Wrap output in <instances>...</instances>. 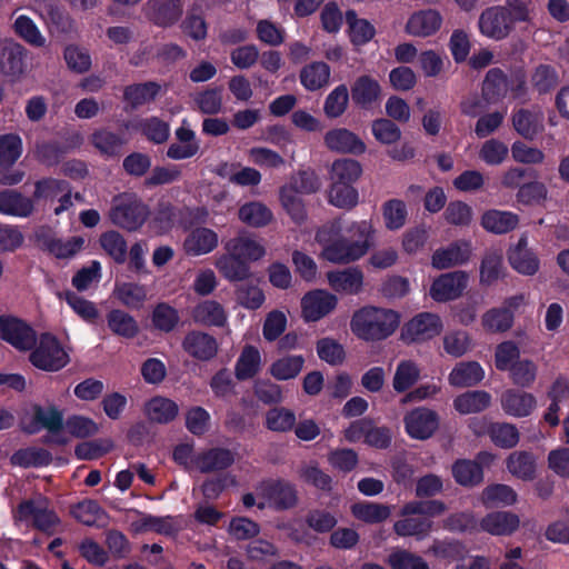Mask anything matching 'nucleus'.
<instances>
[{
    "label": "nucleus",
    "instance_id": "nucleus-1",
    "mask_svg": "<svg viewBox=\"0 0 569 569\" xmlns=\"http://www.w3.org/2000/svg\"><path fill=\"white\" fill-rule=\"evenodd\" d=\"M341 231V219L331 220L317 230L316 241L325 260L347 264L361 259L372 247L376 229L370 220L348 223L347 237H342Z\"/></svg>",
    "mask_w": 569,
    "mask_h": 569
},
{
    "label": "nucleus",
    "instance_id": "nucleus-2",
    "mask_svg": "<svg viewBox=\"0 0 569 569\" xmlns=\"http://www.w3.org/2000/svg\"><path fill=\"white\" fill-rule=\"evenodd\" d=\"M535 16L532 0H506L503 4L483 10L479 17L482 36L500 41L508 38L520 24H529Z\"/></svg>",
    "mask_w": 569,
    "mask_h": 569
},
{
    "label": "nucleus",
    "instance_id": "nucleus-3",
    "mask_svg": "<svg viewBox=\"0 0 569 569\" xmlns=\"http://www.w3.org/2000/svg\"><path fill=\"white\" fill-rule=\"evenodd\" d=\"M400 319V313L393 309L365 306L353 312L350 330L362 341L378 342L396 332Z\"/></svg>",
    "mask_w": 569,
    "mask_h": 569
},
{
    "label": "nucleus",
    "instance_id": "nucleus-4",
    "mask_svg": "<svg viewBox=\"0 0 569 569\" xmlns=\"http://www.w3.org/2000/svg\"><path fill=\"white\" fill-rule=\"evenodd\" d=\"M30 350V362L43 371H59L70 361L67 348L54 335L49 332L41 333L39 337L36 336Z\"/></svg>",
    "mask_w": 569,
    "mask_h": 569
},
{
    "label": "nucleus",
    "instance_id": "nucleus-5",
    "mask_svg": "<svg viewBox=\"0 0 569 569\" xmlns=\"http://www.w3.org/2000/svg\"><path fill=\"white\" fill-rule=\"evenodd\" d=\"M108 216L113 224L134 231L146 222L149 210L134 193L123 192L113 197Z\"/></svg>",
    "mask_w": 569,
    "mask_h": 569
},
{
    "label": "nucleus",
    "instance_id": "nucleus-6",
    "mask_svg": "<svg viewBox=\"0 0 569 569\" xmlns=\"http://www.w3.org/2000/svg\"><path fill=\"white\" fill-rule=\"evenodd\" d=\"M443 322L433 312H420L412 317L401 330V339L406 343H420L429 341L441 333Z\"/></svg>",
    "mask_w": 569,
    "mask_h": 569
},
{
    "label": "nucleus",
    "instance_id": "nucleus-7",
    "mask_svg": "<svg viewBox=\"0 0 569 569\" xmlns=\"http://www.w3.org/2000/svg\"><path fill=\"white\" fill-rule=\"evenodd\" d=\"M257 495L259 498V509L274 508L288 509L296 505V490L290 483L268 480L257 486Z\"/></svg>",
    "mask_w": 569,
    "mask_h": 569
},
{
    "label": "nucleus",
    "instance_id": "nucleus-8",
    "mask_svg": "<svg viewBox=\"0 0 569 569\" xmlns=\"http://www.w3.org/2000/svg\"><path fill=\"white\" fill-rule=\"evenodd\" d=\"M338 306L336 295L315 289L301 298V317L306 322H316L330 315Z\"/></svg>",
    "mask_w": 569,
    "mask_h": 569
},
{
    "label": "nucleus",
    "instance_id": "nucleus-9",
    "mask_svg": "<svg viewBox=\"0 0 569 569\" xmlns=\"http://www.w3.org/2000/svg\"><path fill=\"white\" fill-rule=\"evenodd\" d=\"M19 520H32L42 530L50 531L59 522L57 515L49 508V502L42 496L21 502L17 510Z\"/></svg>",
    "mask_w": 569,
    "mask_h": 569
},
{
    "label": "nucleus",
    "instance_id": "nucleus-10",
    "mask_svg": "<svg viewBox=\"0 0 569 569\" xmlns=\"http://www.w3.org/2000/svg\"><path fill=\"white\" fill-rule=\"evenodd\" d=\"M468 273L452 271L440 274L430 287V297L437 302H447L459 298L468 284Z\"/></svg>",
    "mask_w": 569,
    "mask_h": 569
},
{
    "label": "nucleus",
    "instance_id": "nucleus-11",
    "mask_svg": "<svg viewBox=\"0 0 569 569\" xmlns=\"http://www.w3.org/2000/svg\"><path fill=\"white\" fill-rule=\"evenodd\" d=\"M403 422L406 431L411 438L426 440L438 429L439 418L435 411L419 407L409 411L405 416Z\"/></svg>",
    "mask_w": 569,
    "mask_h": 569
},
{
    "label": "nucleus",
    "instance_id": "nucleus-12",
    "mask_svg": "<svg viewBox=\"0 0 569 569\" xmlns=\"http://www.w3.org/2000/svg\"><path fill=\"white\" fill-rule=\"evenodd\" d=\"M2 321L0 338L21 351L32 348L36 332L27 322L9 315Z\"/></svg>",
    "mask_w": 569,
    "mask_h": 569
},
{
    "label": "nucleus",
    "instance_id": "nucleus-13",
    "mask_svg": "<svg viewBox=\"0 0 569 569\" xmlns=\"http://www.w3.org/2000/svg\"><path fill=\"white\" fill-rule=\"evenodd\" d=\"M442 22V16L438 10L421 9L409 16L405 24V31L410 37L428 38L441 29Z\"/></svg>",
    "mask_w": 569,
    "mask_h": 569
},
{
    "label": "nucleus",
    "instance_id": "nucleus-14",
    "mask_svg": "<svg viewBox=\"0 0 569 569\" xmlns=\"http://www.w3.org/2000/svg\"><path fill=\"white\" fill-rule=\"evenodd\" d=\"M176 141L167 149V157L171 160H184L194 157L200 150V142L196 132L187 126V120L174 131Z\"/></svg>",
    "mask_w": 569,
    "mask_h": 569
},
{
    "label": "nucleus",
    "instance_id": "nucleus-15",
    "mask_svg": "<svg viewBox=\"0 0 569 569\" xmlns=\"http://www.w3.org/2000/svg\"><path fill=\"white\" fill-rule=\"evenodd\" d=\"M144 10L153 23L169 27L181 18L183 7L180 0H148Z\"/></svg>",
    "mask_w": 569,
    "mask_h": 569
},
{
    "label": "nucleus",
    "instance_id": "nucleus-16",
    "mask_svg": "<svg viewBox=\"0 0 569 569\" xmlns=\"http://www.w3.org/2000/svg\"><path fill=\"white\" fill-rule=\"evenodd\" d=\"M327 280L332 290L342 295L356 296L363 289L365 276L357 267L330 271Z\"/></svg>",
    "mask_w": 569,
    "mask_h": 569
},
{
    "label": "nucleus",
    "instance_id": "nucleus-17",
    "mask_svg": "<svg viewBox=\"0 0 569 569\" xmlns=\"http://www.w3.org/2000/svg\"><path fill=\"white\" fill-rule=\"evenodd\" d=\"M508 260L517 272L525 276L535 274L540 267L537 254L528 247V238L526 236H521L518 242L510 247Z\"/></svg>",
    "mask_w": 569,
    "mask_h": 569
},
{
    "label": "nucleus",
    "instance_id": "nucleus-18",
    "mask_svg": "<svg viewBox=\"0 0 569 569\" xmlns=\"http://www.w3.org/2000/svg\"><path fill=\"white\" fill-rule=\"evenodd\" d=\"M24 48L12 39L0 40V72L8 77H20L24 68Z\"/></svg>",
    "mask_w": 569,
    "mask_h": 569
},
{
    "label": "nucleus",
    "instance_id": "nucleus-19",
    "mask_svg": "<svg viewBox=\"0 0 569 569\" xmlns=\"http://www.w3.org/2000/svg\"><path fill=\"white\" fill-rule=\"evenodd\" d=\"M480 531L491 536H511L520 526L518 515L510 511H491L479 521Z\"/></svg>",
    "mask_w": 569,
    "mask_h": 569
},
{
    "label": "nucleus",
    "instance_id": "nucleus-20",
    "mask_svg": "<svg viewBox=\"0 0 569 569\" xmlns=\"http://www.w3.org/2000/svg\"><path fill=\"white\" fill-rule=\"evenodd\" d=\"M502 410L516 418L528 417L537 407L536 397L526 391L517 389H507L500 398Z\"/></svg>",
    "mask_w": 569,
    "mask_h": 569
},
{
    "label": "nucleus",
    "instance_id": "nucleus-21",
    "mask_svg": "<svg viewBox=\"0 0 569 569\" xmlns=\"http://www.w3.org/2000/svg\"><path fill=\"white\" fill-rule=\"evenodd\" d=\"M323 140L326 147L331 151L351 154H361L366 151L365 142L346 128L329 130L325 134Z\"/></svg>",
    "mask_w": 569,
    "mask_h": 569
},
{
    "label": "nucleus",
    "instance_id": "nucleus-22",
    "mask_svg": "<svg viewBox=\"0 0 569 569\" xmlns=\"http://www.w3.org/2000/svg\"><path fill=\"white\" fill-rule=\"evenodd\" d=\"M224 250L232 252L247 263L258 261L266 254L264 246L247 232L239 233L226 241Z\"/></svg>",
    "mask_w": 569,
    "mask_h": 569
},
{
    "label": "nucleus",
    "instance_id": "nucleus-23",
    "mask_svg": "<svg viewBox=\"0 0 569 569\" xmlns=\"http://www.w3.org/2000/svg\"><path fill=\"white\" fill-rule=\"evenodd\" d=\"M472 253L470 241H457L432 254L431 263L436 269H448L466 263Z\"/></svg>",
    "mask_w": 569,
    "mask_h": 569
},
{
    "label": "nucleus",
    "instance_id": "nucleus-24",
    "mask_svg": "<svg viewBox=\"0 0 569 569\" xmlns=\"http://www.w3.org/2000/svg\"><path fill=\"white\" fill-rule=\"evenodd\" d=\"M182 347L188 355L198 360H209L218 352L217 340L201 331L189 332L182 341Z\"/></svg>",
    "mask_w": 569,
    "mask_h": 569
},
{
    "label": "nucleus",
    "instance_id": "nucleus-25",
    "mask_svg": "<svg viewBox=\"0 0 569 569\" xmlns=\"http://www.w3.org/2000/svg\"><path fill=\"white\" fill-rule=\"evenodd\" d=\"M193 321L206 327L222 328L228 323V312L224 307L216 300H203L199 302L191 312Z\"/></svg>",
    "mask_w": 569,
    "mask_h": 569
},
{
    "label": "nucleus",
    "instance_id": "nucleus-26",
    "mask_svg": "<svg viewBox=\"0 0 569 569\" xmlns=\"http://www.w3.org/2000/svg\"><path fill=\"white\" fill-rule=\"evenodd\" d=\"M543 112L540 109H520L511 117L515 130L525 139L533 140L543 130Z\"/></svg>",
    "mask_w": 569,
    "mask_h": 569
},
{
    "label": "nucleus",
    "instance_id": "nucleus-27",
    "mask_svg": "<svg viewBox=\"0 0 569 569\" xmlns=\"http://www.w3.org/2000/svg\"><path fill=\"white\" fill-rule=\"evenodd\" d=\"M485 375V370L479 362L461 361L448 375V382L456 388L473 387L483 380Z\"/></svg>",
    "mask_w": 569,
    "mask_h": 569
},
{
    "label": "nucleus",
    "instance_id": "nucleus-28",
    "mask_svg": "<svg viewBox=\"0 0 569 569\" xmlns=\"http://www.w3.org/2000/svg\"><path fill=\"white\" fill-rule=\"evenodd\" d=\"M219 242L216 231L199 227L193 229L184 239L183 248L190 256H202L213 251Z\"/></svg>",
    "mask_w": 569,
    "mask_h": 569
},
{
    "label": "nucleus",
    "instance_id": "nucleus-29",
    "mask_svg": "<svg viewBox=\"0 0 569 569\" xmlns=\"http://www.w3.org/2000/svg\"><path fill=\"white\" fill-rule=\"evenodd\" d=\"M214 267L228 281H242L251 274L249 264L230 251L218 256Z\"/></svg>",
    "mask_w": 569,
    "mask_h": 569
},
{
    "label": "nucleus",
    "instance_id": "nucleus-30",
    "mask_svg": "<svg viewBox=\"0 0 569 569\" xmlns=\"http://www.w3.org/2000/svg\"><path fill=\"white\" fill-rule=\"evenodd\" d=\"M34 210L32 199L14 191L4 190L0 193V213L19 218L29 217Z\"/></svg>",
    "mask_w": 569,
    "mask_h": 569
},
{
    "label": "nucleus",
    "instance_id": "nucleus-31",
    "mask_svg": "<svg viewBox=\"0 0 569 569\" xmlns=\"http://www.w3.org/2000/svg\"><path fill=\"white\" fill-rule=\"evenodd\" d=\"M517 492L508 485L493 483L487 486L480 493L479 500L486 508L509 507L517 502Z\"/></svg>",
    "mask_w": 569,
    "mask_h": 569
},
{
    "label": "nucleus",
    "instance_id": "nucleus-32",
    "mask_svg": "<svg viewBox=\"0 0 569 569\" xmlns=\"http://www.w3.org/2000/svg\"><path fill=\"white\" fill-rule=\"evenodd\" d=\"M381 88L377 80L369 76L359 77L351 87V97L356 104L369 108L380 100Z\"/></svg>",
    "mask_w": 569,
    "mask_h": 569
},
{
    "label": "nucleus",
    "instance_id": "nucleus-33",
    "mask_svg": "<svg viewBox=\"0 0 569 569\" xmlns=\"http://www.w3.org/2000/svg\"><path fill=\"white\" fill-rule=\"evenodd\" d=\"M179 412V406L171 399L157 396L151 398L144 405L147 418L157 423H168L172 421Z\"/></svg>",
    "mask_w": 569,
    "mask_h": 569
},
{
    "label": "nucleus",
    "instance_id": "nucleus-34",
    "mask_svg": "<svg viewBox=\"0 0 569 569\" xmlns=\"http://www.w3.org/2000/svg\"><path fill=\"white\" fill-rule=\"evenodd\" d=\"M234 461L230 450L214 448L198 453L197 470L202 473H209L227 469Z\"/></svg>",
    "mask_w": 569,
    "mask_h": 569
},
{
    "label": "nucleus",
    "instance_id": "nucleus-35",
    "mask_svg": "<svg viewBox=\"0 0 569 569\" xmlns=\"http://www.w3.org/2000/svg\"><path fill=\"white\" fill-rule=\"evenodd\" d=\"M421 370L419 365L411 359L400 360L392 377V388L396 392L402 393L413 387L420 379Z\"/></svg>",
    "mask_w": 569,
    "mask_h": 569
},
{
    "label": "nucleus",
    "instance_id": "nucleus-36",
    "mask_svg": "<svg viewBox=\"0 0 569 569\" xmlns=\"http://www.w3.org/2000/svg\"><path fill=\"white\" fill-rule=\"evenodd\" d=\"M519 223V218L511 211L488 210L481 217V226L488 232L501 234L513 230Z\"/></svg>",
    "mask_w": 569,
    "mask_h": 569
},
{
    "label": "nucleus",
    "instance_id": "nucleus-37",
    "mask_svg": "<svg viewBox=\"0 0 569 569\" xmlns=\"http://www.w3.org/2000/svg\"><path fill=\"white\" fill-rule=\"evenodd\" d=\"M238 217L247 226L262 228L272 221L273 213L264 203L250 201L239 208Z\"/></svg>",
    "mask_w": 569,
    "mask_h": 569
},
{
    "label": "nucleus",
    "instance_id": "nucleus-38",
    "mask_svg": "<svg viewBox=\"0 0 569 569\" xmlns=\"http://www.w3.org/2000/svg\"><path fill=\"white\" fill-rule=\"evenodd\" d=\"M261 365L262 358L259 349L254 346L248 345L242 349L236 362V377L239 380L250 379L260 371Z\"/></svg>",
    "mask_w": 569,
    "mask_h": 569
},
{
    "label": "nucleus",
    "instance_id": "nucleus-39",
    "mask_svg": "<svg viewBox=\"0 0 569 569\" xmlns=\"http://www.w3.org/2000/svg\"><path fill=\"white\" fill-rule=\"evenodd\" d=\"M479 280L482 286H491L503 277L502 251L490 249L486 252L479 272Z\"/></svg>",
    "mask_w": 569,
    "mask_h": 569
},
{
    "label": "nucleus",
    "instance_id": "nucleus-40",
    "mask_svg": "<svg viewBox=\"0 0 569 569\" xmlns=\"http://www.w3.org/2000/svg\"><path fill=\"white\" fill-rule=\"evenodd\" d=\"M491 403V396L483 390L467 391L453 400L455 409L461 415H470L487 409Z\"/></svg>",
    "mask_w": 569,
    "mask_h": 569
},
{
    "label": "nucleus",
    "instance_id": "nucleus-41",
    "mask_svg": "<svg viewBox=\"0 0 569 569\" xmlns=\"http://www.w3.org/2000/svg\"><path fill=\"white\" fill-rule=\"evenodd\" d=\"M34 423L26 425L23 428L29 433L37 432L40 428L48 429L49 431H59L62 428V413L54 407H36L34 409Z\"/></svg>",
    "mask_w": 569,
    "mask_h": 569
},
{
    "label": "nucleus",
    "instance_id": "nucleus-42",
    "mask_svg": "<svg viewBox=\"0 0 569 569\" xmlns=\"http://www.w3.org/2000/svg\"><path fill=\"white\" fill-rule=\"evenodd\" d=\"M305 358L301 355H287L273 361L269 372L277 380H290L301 372Z\"/></svg>",
    "mask_w": 569,
    "mask_h": 569
},
{
    "label": "nucleus",
    "instance_id": "nucleus-43",
    "mask_svg": "<svg viewBox=\"0 0 569 569\" xmlns=\"http://www.w3.org/2000/svg\"><path fill=\"white\" fill-rule=\"evenodd\" d=\"M90 142L104 157L118 156L126 143L120 136L104 128L93 131Z\"/></svg>",
    "mask_w": 569,
    "mask_h": 569
},
{
    "label": "nucleus",
    "instance_id": "nucleus-44",
    "mask_svg": "<svg viewBox=\"0 0 569 569\" xmlns=\"http://www.w3.org/2000/svg\"><path fill=\"white\" fill-rule=\"evenodd\" d=\"M508 471L522 480H532L536 473V459L526 451H515L507 458Z\"/></svg>",
    "mask_w": 569,
    "mask_h": 569
},
{
    "label": "nucleus",
    "instance_id": "nucleus-45",
    "mask_svg": "<svg viewBox=\"0 0 569 569\" xmlns=\"http://www.w3.org/2000/svg\"><path fill=\"white\" fill-rule=\"evenodd\" d=\"M346 22L353 44L362 46L375 37V27L368 20L358 18L353 10L346 12Z\"/></svg>",
    "mask_w": 569,
    "mask_h": 569
},
{
    "label": "nucleus",
    "instance_id": "nucleus-46",
    "mask_svg": "<svg viewBox=\"0 0 569 569\" xmlns=\"http://www.w3.org/2000/svg\"><path fill=\"white\" fill-rule=\"evenodd\" d=\"M31 8L48 26L63 27L69 19L57 0H32Z\"/></svg>",
    "mask_w": 569,
    "mask_h": 569
},
{
    "label": "nucleus",
    "instance_id": "nucleus-47",
    "mask_svg": "<svg viewBox=\"0 0 569 569\" xmlns=\"http://www.w3.org/2000/svg\"><path fill=\"white\" fill-rule=\"evenodd\" d=\"M330 68L325 62H312L300 72L301 84L310 91L318 90L328 84Z\"/></svg>",
    "mask_w": 569,
    "mask_h": 569
},
{
    "label": "nucleus",
    "instance_id": "nucleus-48",
    "mask_svg": "<svg viewBox=\"0 0 569 569\" xmlns=\"http://www.w3.org/2000/svg\"><path fill=\"white\" fill-rule=\"evenodd\" d=\"M452 476L463 487H475L483 479L481 466L467 459L458 460L452 465Z\"/></svg>",
    "mask_w": 569,
    "mask_h": 569
},
{
    "label": "nucleus",
    "instance_id": "nucleus-49",
    "mask_svg": "<svg viewBox=\"0 0 569 569\" xmlns=\"http://www.w3.org/2000/svg\"><path fill=\"white\" fill-rule=\"evenodd\" d=\"M280 202L286 212L296 223H302L307 218L305 203L301 194L297 192L295 186H283L280 189Z\"/></svg>",
    "mask_w": 569,
    "mask_h": 569
},
{
    "label": "nucleus",
    "instance_id": "nucleus-50",
    "mask_svg": "<svg viewBox=\"0 0 569 569\" xmlns=\"http://www.w3.org/2000/svg\"><path fill=\"white\" fill-rule=\"evenodd\" d=\"M432 528V521L422 517L405 516L393 525L397 535L402 537L415 536L421 540L426 538Z\"/></svg>",
    "mask_w": 569,
    "mask_h": 569
},
{
    "label": "nucleus",
    "instance_id": "nucleus-51",
    "mask_svg": "<svg viewBox=\"0 0 569 569\" xmlns=\"http://www.w3.org/2000/svg\"><path fill=\"white\" fill-rule=\"evenodd\" d=\"M511 150L503 141L490 138L483 141L479 148V159L487 166H500L509 157Z\"/></svg>",
    "mask_w": 569,
    "mask_h": 569
},
{
    "label": "nucleus",
    "instance_id": "nucleus-52",
    "mask_svg": "<svg viewBox=\"0 0 569 569\" xmlns=\"http://www.w3.org/2000/svg\"><path fill=\"white\" fill-rule=\"evenodd\" d=\"M508 84L505 73L500 69L488 71L482 86V96L485 101L492 103L503 98L507 93Z\"/></svg>",
    "mask_w": 569,
    "mask_h": 569
},
{
    "label": "nucleus",
    "instance_id": "nucleus-53",
    "mask_svg": "<svg viewBox=\"0 0 569 569\" xmlns=\"http://www.w3.org/2000/svg\"><path fill=\"white\" fill-rule=\"evenodd\" d=\"M160 86L157 82L150 81L144 83L131 84L124 89V100L137 108L151 102L159 93Z\"/></svg>",
    "mask_w": 569,
    "mask_h": 569
},
{
    "label": "nucleus",
    "instance_id": "nucleus-54",
    "mask_svg": "<svg viewBox=\"0 0 569 569\" xmlns=\"http://www.w3.org/2000/svg\"><path fill=\"white\" fill-rule=\"evenodd\" d=\"M443 350L453 358H460L472 349L470 335L465 330H450L442 338Z\"/></svg>",
    "mask_w": 569,
    "mask_h": 569
},
{
    "label": "nucleus",
    "instance_id": "nucleus-55",
    "mask_svg": "<svg viewBox=\"0 0 569 569\" xmlns=\"http://www.w3.org/2000/svg\"><path fill=\"white\" fill-rule=\"evenodd\" d=\"M108 327L118 336L123 338H133L139 330L138 323L133 317L122 310H111L107 316Z\"/></svg>",
    "mask_w": 569,
    "mask_h": 569
},
{
    "label": "nucleus",
    "instance_id": "nucleus-56",
    "mask_svg": "<svg viewBox=\"0 0 569 569\" xmlns=\"http://www.w3.org/2000/svg\"><path fill=\"white\" fill-rule=\"evenodd\" d=\"M46 249L59 259H68L77 254L84 244L82 237L68 239L49 238L44 241Z\"/></svg>",
    "mask_w": 569,
    "mask_h": 569
},
{
    "label": "nucleus",
    "instance_id": "nucleus-57",
    "mask_svg": "<svg viewBox=\"0 0 569 569\" xmlns=\"http://www.w3.org/2000/svg\"><path fill=\"white\" fill-rule=\"evenodd\" d=\"M352 515L365 522L378 523L389 518L391 509L387 505L360 502L351 507Z\"/></svg>",
    "mask_w": 569,
    "mask_h": 569
},
{
    "label": "nucleus",
    "instance_id": "nucleus-58",
    "mask_svg": "<svg viewBox=\"0 0 569 569\" xmlns=\"http://www.w3.org/2000/svg\"><path fill=\"white\" fill-rule=\"evenodd\" d=\"M117 299L129 308H140L147 300V288L143 284L123 282L116 287Z\"/></svg>",
    "mask_w": 569,
    "mask_h": 569
},
{
    "label": "nucleus",
    "instance_id": "nucleus-59",
    "mask_svg": "<svg viewBox=\"0 0 569 569\" xmlns=\"http://www.w3.org/2000/svg\"><path fill=\"white\" fill-rule=\"evenodd\" d=\"M362 173L360 163L352 159H340L332 163L330 178L333 182L352 184Z\"/></svg>",
    "mask_w": 569,
    "mask_h": 569
},
{
    "label": "nucleus",
    "instance_id": "nucleus-60",
    "mask_svg": "<svg viewBox=\"0 0 569 569\" xmlns=\"http://www.w3.org/2000/svg\"><path fill=\"white\" fill-rule=\"evenodd\" d=\"M429 551L437 558L448 561H465L468 550L458 540H436Z\"/></svg>",
    "mask_w": 569,
    "mask_h": 569
},
{
    "label": "nucleus",
    "instance_id": "nucleus-61",
    "mask_svg": "<svg viewBox=\"0 0 569 569\" xmlns=\"http://www.w3.org/2000/svg\"><path fill=\"white\" fill-rule=\"evenodd\" d=\"M236 301L248 310L259 309L266 301L263 290L254 283H242L236 287Z\"/></svg>",
    "mask_w": 569,
    "mask_h": 569
},
{
    "label": "nucleus",
    "instance_id": "nucleus-62",
    "mask_svg": "<svg viewBox=\"0 0 569 569\" xmlns=\"http://www.w3.org/2000/svg\"><path fill=\"white\" fill-rule=\"evenodd\" d=\"M14 32L34 47H43L46 44V38L41 33L36 22L28 16L21 14L16 18L13 22Z\"/></svg>",
    "mask_w": 569,
    "mask_h": 569
},
{
    "label": "nucleus",
    "instance_id": "nucleus-63",
    "mask_svg": "<svg viewBox=\"0 0 569 569\" xmlns=\"http://www.w3.org/2000/svg\"><path fill=\"white\" fill-rule=\"evenodd\" d=\"M99 243L103 251L116 262L121 263L127 257V242L124 238L114 230L103 232L99 238Z\"/></svg>",
    "mask_w": 569,
    "mask_h": 569
},
{
    "label": "nucleus",
    "instance_id": "nucleus-64",
    "mask_svg": "<svg viewBox=\"0 0 569 569\" xmlns=\"http://www.w3.org/2000/svg\"><path fill=\"white\" fill-rule=\"evenodd\" d=\"M407 206L402 200L391 199L382 206L385 226L389 230L401 229L407 220Z\"/></svg>",
    "mask_w": 569,
    "mask_h": 569
}]
</instances>
